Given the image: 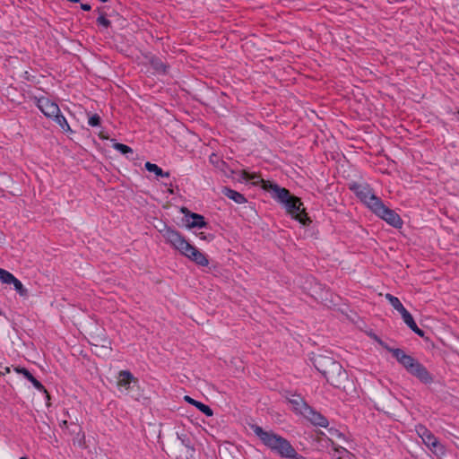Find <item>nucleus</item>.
<instances>
[{
	"instance_id": "6ab92c4d",
	"label": "nucleus",
	"mask_w": 459,
	"mask_h": 459,
	"mask_svg": "<svg viewBox=\"0 0 459 459\" xmlns=\"http://www.w3.org/2000/svg\"><path fill=\"white\" fill-rule=\"evenodd\" d=\"M400 314H401V316H402V317H403V319L404 323H405V324H406V325H408V326H409V327H410V328H411V329L415 333H417V334H418V335H420V336H423V335H424L423 331H422V330H420V329L417 326V325H416V323H415V321H414V319H413L412 316H411V315L407 311V309H406V308H405L403 311H402Z\"/></svg>"
},
{
	"instance_id": "c756f323",
	"label": "nucleus",
	"mask_w": 459,
	"mask_h": 459,
	"mask_svg": "<svg viewBox=\"0 0 459 459\" xmlns=\"http://www.w3.org/2000/svg\"><path fill=\"white\" fill-rule=\"evenodd\" d=\"M97 22L98 24L105 27V28H108L110 26V21L108 20L104 14H100L99 16V18L97 19Z\"/></svg>"
},
{
	"instance_id": "e433bc0d",
	"label": "nucleus",
	"mask_w": 459,
	"mask_h": 459,
	"mask_svg": "<svg viewBox=\"0 0 459 459\" xmlns=\"http://www.w3.org/2000/svg\"><path fill=\"white\" fill-rule=\"evenodd\" d=\"M334 434L337 436V437H342V435L341 433H339L337 430L334 431Z\"/></svg>"
},
{
	"instance_id": "aec40b11",
	"label": "nucleus",
	"mask_w": 459,
	"mask_h": 459,
	"mask_svg": "<svg viewBox=\"0 0 459 459\" xmlns=\"http://www.w3.org/2000/svg\"><path fill=\"white\" fill-rule=\"evenodd\" d=\"M332 445L333 448V456L335 459H351L352 457V455L344 447L335 446L333 442Z\"/></svg>"
},
{
	"instance_id": "4468645a",
	"label": "nucleus",
	"mask_w": 459,
	"mask_h": 459,
	"mask_svg": "<svg viewBox=\"0 0 459 459\" xmlns=\"http://www.w3.org/2000/svg\"><path fill=\"white\" fill-rule=\"evenodd\" d=\"M37 106L47 117L52 119L60 113L58 105L47 98L39 99Z\"/></svg>"
},
{
	"instance_id": "6e6552de",
	"label": "nucleus",
	"mask_w": 459,
	"mask_h": 459,
	"mask_svg": "<svg viewBox=\"0 0 459 459\" xmlns=\"http://www.w3.org/2000/svg\"><path fill=\"white\" fill-rule=\"evenodd\" d=\"M327 381L333 386L341 388L347 379V373L342 367L334 361H330L328 370L323 372Z\"/></svg>"
},
{
	"instance_id": "1a4fd4ad",
	"label": "nucleus",
	"mask_w": 459,
	"mask_h": 459,
	"mask_svg": "<svg viewBox=\"0 0 459 459\" xmlns=\"http://www.w3.org/2000/svg\"><path fill=\"white\" fill-rule=\"evenodd\" d=\"M285 208L288 214L301 224L307 225L311 222L305 208L303 207V204L299 197L295 196L291 198L290 203L285 205Z\"/></svg>"
},
{
	"instance_id": "7c9ffc66",
	"label": "nucleus",
	"mask_w": 459,
	"mask_h": 459,
	"mask_svg": "<svg viewBox=\"0 0 459 459\" xmlns=\"http://www.w3.org/2000/svg\"><path fill=\"white\" fill-rule=\"evenodd\" d=\"M197 237L202 239V240H206V241H212L214 237L212 234H206L204 232H200L197 234Z\"/></svg>"
},
{
	"instance_id": "ddd939ff",
	"label": "nucleus",
	"mask_w": 459,
	"mask_h": 459,
	"mask_svg": "<svg viewBox=\"0 0 459 459\" xmlns=\"http://www.w3.org/2000/svg\"><path fill=\"white\" fill-rule=\"evenodd\" d=\"M0 281L3 284H13L15 290L20 295L25 296L27 294V290L24 288L22 281L18 280L13 273L3 268H0Z\"/></svg>"
},
{
	"instance_id": "f3484780",
	"label": "nucleus",
	"mask_w": 459,
	"mask_h": 459,
	"mask_svg": "<svg viewBox=\"0 0 459 459\" xmlns=\"http://www.w3.org/2000/svg\"><path fill=\"white\" fill-rule=\"evenodd\" d=\"M18 372L22 373L23 376L36 387L38 390L43 392L46 394L48 401L50 400V395L43 385L38 381L27 369L22 368L17 369Z\"/></svg>"
},
{
	"instance_id": "b1692460",
	"label": "nucleus",
	"mask_w": 459,
	"mask_h": 459,
	"mask_svg": "<svg viewBox=\"0 0 459 459\" xmlns=\"http://www.w3.org/2000/svg\"><path fill=\"white\" fill-rule=\"evenodd\" d=\"M385 299L390 302V304L393 306V307L394 309H396L399 313H401L402 311H403L405 309V307L401 303V301L399 300L398 298L387 293L385 295Z\"/></svg>"
},
{
	"instance_id": "9b49d317",
	"label": "nucleus",
	"mask_w": 459,
	"mask_h": 459,
	"mask_svg": "<svg viewBox=\"0 0 459 459\" xmlns=\"http://www.w3.org/2000/svg\"><path fill=\"white\" fill-rule=\"evenodd\" d=\"M417 432L421 437L423 443L430 448V450L437 455H445L444 446L438 442L437 438L426 428L420 426Z\"/></svg>"
},
{
	"instance_id": "58836bf2",
	"label": "nucleus",
	"mask_w": 459,
	"mask_h": 459,
	"mask_svg": "<svg viewBox=\"0 0 459 459\" xmlns=\"http://www.w3.org/2000/svg\"><path fill=\"white\" fill-rule=\"evenodd\" d=\"M20 459H27L26 457H21Z\"/></svg>"
},
{
	"instance_id": "a878e982",
	"label": "nucleus",
	"mask_w": 459,
	"mask_h": 459,
	"mask_svg": "<svg viewBox=\"0 0 459 459\" xmlns=\"http://www.w3.org/2000/svg\"><path fill=\"white\" fill-rule=\"evenodd\" d=\"M114 149H116L117 151L120 152L123 154L133 153V150L131 147L119 143H116L114 144Z\"/></svg>"
},
{
	"instance_id": "7ed1b4c3",
	"label": "nucleus",
	"mask_w": 459,
	"mask_h": 459,
	"mask_svg": "<svg viewBox=\"0 0 459 459\" xmlns=\"http://www.w3.org/2000/svg\"><path fill=\"white\" fill-rule=\"evenodd\" d=\"M251 429L260 438L264 446L279 454L281 456L289 458L296 457L297 452L287 439L273 433V431L264 430L258 425H252Z\"/></svg>"
},
{
	"instance_id": "473e14b6",
	"label": "nucleus",
	"mask_w": 459,
	"mask_h": 459,
	"mask_svg": "<svg viewBox=\"0 0 459 459\" xmlns=\"http://www.w3.org/2000/svg\"><path fill=\"white\" fill-rule=\"evenodd\" d=\"M184 400H185L186 403H190V404L194 405L195 407H196V404H198V403H199V402H198V401H196V400L193 399L192 397H190V396H188V395L184 396Z\"/></svg>"
},
{
	"instance_id": "412c9836",
	"label": "nucleus",
	"mask_w": 459,
	"mask_h": 459,
	"mask_svg": "<svg viewBox=\"0 0 459 459\" xmlns=\"http://www.w3.org/2000/svg\"><path fill=\"white\" fill-rule=\"evenodd\" d=\"M144 167L149 172L154 173L157 177H165V178L169 177V172L163 171L162 169L160 168L158 165H156L154 163H151L150 161H147L144 164Z\"/></svg>"
},
{
	"instance_id": "bb28decb",
	"label": "nucleus",
	"mask_w": 459,
	"mask_h": 459,
	"mask_svg": "<svg viewBox=\"0 0 459 459\" xmlns=\"http://www.w3.org/2000/svg\"><path fill=\"white\" fill-rule=\"evenodd\" d=\"M196 408L208 417H212L213 415L212 410L208 405L201 402H199V403L196 404Z\"/></svg>"
},
{
	"instance_id": "c85d7f7f",
	"label": "nucleus",
	"mask_w": 459,
	"mask_h": 459,
	"mask_svg": "<svg viewBox=\"0 0 459 459\" xmlns=\"http://www.w3.org/2000/svg\"><path fill=\"white\" fill-rule=\"evenodd\" d=\"M88 123L91 126H98L100 124V117L98 114H89Z\"/></svg>"
},
{
	"instance_id": "f03ea898",
	"label": "nucleus",
	"mask_w": 459,
	"mask_h": 459,
	"mask_svg": "<svg viewBox=\"0 0 459 459\" xmlns=\"http://www.w3.org/2000/svg\"><path fill=\"white\" fill-rule=\"evenodd\" d=\"M251 429L260 438L264 446L279 454L281 456L289 458L296 457L297 452L287 439L273 433V431L264 430L258 425H252Z\"/></svg>"
},
{
	"instance_id": "4be33fe9",
	"label": "nucleus",
	"mask_w": 459,
	"mask_h": 459,
	"mask_svg": "<svg viewBox=\"0 0 459 459\" xmlns=\"http://www.w3.org/2000/svg\"><path fill=\"white\" fill-rule=\"evenodd\" d=\"M223 194L232 199L233 201H235L237 204H243L246 202V199L244 197L243 195H241L240 193L235 191V190H232V189H230V188H225L223 190Z\"/></svg>"
},
{
	"instance_id": "2eb2a0df",
	"label": "nucleus",
	"mask_w": 459,
	"mask_h": 459,
	"mask_svg": "<svg viewBox=\"0 0 459 459\" xmlns=\"http://www.w3.org/2000/svg\"><path fill=\"white\" fill-rule=\"evenodd\" d=\"M136 382L137 379L128 370H121L118 373L117 386L122 392H128L130 385Z\"/></svg>"
},
{
	"instance_id": "0eeeda50",
	"label": "nucleus",
	"mask_w": 459,
	"mask_h": 459,
	"mask_svg": "<svg viewBox=\"0 0 459 459\" xmlns=\"http://www.w3.org/2000/svg\"><path fill=\"white\" fill-rule=\"evenodd\" d=\"M351 189L371 211L379 204L381 199L378 198L373 190L367 184H355Z\"/></svg>"
},
{
	"instance_id": "f257e3e1",
	"label": "nucleus",
	"mask_w": 459,
	"mask_h": 459,
	"mask_svg": "<svg viewBox=\"0 0 459 459\" xmlns=\"http://www.w3.org/2000/svg\"><path fill=\"white\" fill-rule=\"evenodd\" d=\"M160 232L167 243L191 262L199 266H207L209 264L207 255L192 245L180 232L167 226L160 230Z\"/></svg>"
},
{
	"instance_id": "393cba45",
	"label": "nucleus",
	"mask_w": 459,
	"mask_h": 459,
	"mask_svg": "<svg viewBox=\"0 0 459 459\" xmlns=\"http://www.w3.org/2000/svg\"><path fill=\"white\" fill-rule=\"evenodd\" d=\"M151 62H152V65L157 72H159V73L166 72V66L160 59L154 58Z\"/></svg>"
},
{
	"instance_id": "39448f33",
	"label": "nucleus",
	"mask_w": 459,
	"mask_h": 459,
	"mask_svg": "<svg viewBox=\"0 0 459 459\" xmlns=\"http://www.w3.org/2000/svg\"><path fill=\"white\" fill-rule=\"evenodd\" d=\"M251 429L260 438L264 446L279 454L281 456L289 458L296 457L297 452L287 439L273 433V431L264 430L258 425H252Z\"/></svg>"
},
{
	"instance_id": "2f4dec72",
	"label": "nucleus",
	"mask_w": 459,
	"mask_h": 459,
	"mask_svg": "<svg viewBox=\"0 0 459 459\" xmlns=\"http://www.w3.org/2000/svg\"><path fill=\"white\" fill-rule=\"evenodd\" d=\"M243 178L245 179H259V177L256 175H249L247 171H243ZM257 181H255L254 183H256Z\"/></svg>"
},
{
	"instance_id": "20e7f679",
	"label": "nucleus",
	"mask_w": 459,
	"mask_h": 459,
	"mask_svg": "<svg viewBox=\"0 0 459 459\" xmlns=\"http://www.w3.org/2000/svg\"><path fill=\"white\" fill-rule=\"evenodd\" d=\"M251 429L260 438L264 446L279 454L281 456L289 458L296 457L297 452L287 439L273 433V431L264 430L258 425H252Z\"/></svg>"
},
{
	"instance_id": "9d476101",
	"label": "nucleus",
	"mask_w": 459,
	"mask_h": 459,
	"mask_svg": "<svg viewBox=\"0 0 459 459\" xmlns=\"http://www.w3.org/2000/svg\"><path fill=\"white\" fill-rule=\"evenodd\" d=\"M372 212L394 228H401L403 226V221L399 214L387 208L382 201Z\"/></svg>"
},
{
	"instance_id": "423d86ee",
	"label": "nucleus",
	"mask_w": 459,
	"mask_h": 459,
	"mask_svg": "<svg viewBox=\"0 0 459 459\" xmlns=\"http://www.w3.org/2000/svg\"><path fill=\"white\" fill-rule=\"evenodd\" d=\"M390 351L409 373L419 378L423 383L432 382V377L428 372L427 368L411 356L407 355L400 349H390Z\"/></svg>"
},
{
	"instance_id": "a211bd4d",
	"label": "nucleus",
	"mask_w": 459,
	"mask_h": 459,
	"mask_svg": "<svg viewBox=\"0 0 459 459\" xmlns=\"http://www.w3.org/2000/svg\"><path fill=\"white\" fill-rule=\"evenodd\" d=\"M400 314H401V316H402V317H403V319L404 323H405V324H406V325H408V326H409V327H410V328H411V329L415 333H417V334H418V335H420V336H423V335H424L423 331H422V330H420V329L417 326V325H416V323H415V321H414V319H413L412 316H411V315L407 311V309H406V308H405L403 311H402Z\"/></svg>"
},
{
	"instance_id": "dca6fc26",
	"label": "nucleus",
	"mask_w": 459,
	"mask_h": 459,
	"mask_svg": "<svg viewBox=\"0 0 459 459\" xmlns=\"http://www.w3.org/2000/svg\"><path fill=\"white\" fill-rule=\"evenodd\" d=\"M271 188L273 190L275 194V197L284 204V206L290 203V199L295 197L294 195H291L290 191L286 188H281L276 185L273 186L271 185Z\"/></svg>"
},
{
	"instance_id": "cd10ccee",
	"label": "nucleus",
	"mask_w": 459,
	"mask_h": 459,
	"mask_svg": "<svg viewBox=\"0 0 459 459\" xmlns=\"http://www.w3.org/2000/svg\"><path fill=\"white\" fill-rule=\"evenodd\" d=\"M312 421L316 425H318L321 427H326L327 423H328L327 420L320 414H314V417L312 418Z\"/></svg>"
},
{
	"instance_id": "f704fd0d",
	"label": "nucleus",
	"mask_w": 459,
	"mask_h": 459,
	"mask_svg": "<svg viewBox=\"0 0 459 459\" xmlns=\"http://www.w3.org/2000/svg\"><path fill=\"white\" fill-rule=\"evenodd\" d=\"M61 427H67V420H63L61 423Z\"/></svg>"
},
{
	"instance_id": "4c0bfd02",
	"label": "nucleus",
	"mask_w": 459,
	"mask_h": 459,
	"mask_svg": "<svg viewBox=\"0 0 459 459\" xmlns=\"http://www.w3.org/2000/svg\"><path fill=\"white\" fill-rule=\"evenodd\" d=\"M9 371H10L9 368H5V372L8 373Z\"/></svg>"
},
{
	"instance_id": "c9c22d12",
	"label": "nucleus",
	"mask_w": 459,
	"mask_h": 459,
	"mask_svg": "<svg viewBox=\"0 0 459 459\" xmlns=\"http://www.w3.org/2000/svg\"><path fill=\"white\" fill-rule=\"evenodd\" d=\"M168 192H169V194H171V195H173V194H174V190H173L171 187H169V188L168 189Z\"/></svg>"
},
{
	"instance_id": "f8f14e48",
	"label": "nucleus",
	"mask_w": 459,
	"mask_h": 459,
	"mask_svg": "<svg viewBox=\"0 0 459 459\" xmlns=\"http://www.w3.org/2000/svg\"><path fill=\"white\" fill-rule=\"evenodd\" d=\"M180 212L185 215L186 226L188 229L204 228L206 226V221L203 215L191 212L186 207H181Z\"/></svg>"
},
{
	"instance_id": "72a5a7b5",
	"label": "nucleus",
	"mask_w": 459,
	"mask_h": 459,
	"mask_svg": "<svg viewBox=\"0 0 459 459\" xmlns=\"http://www.w3.org/2000/svg\"><path fill=\"white\" fill-rule=\"evenodd\" d=\"M82 9L84 10V11H90L91 10V5L88 4H82L81 5Z\"/></svg>"
},
{
	"instance_id": "5701e85b",
	"label": "nucleus",
	"mask_w": 459,
	"mask_h": 459,
	"mask_svg": "<svg viewBox=\"0 0 459 459\" xmlns=\"http://www.w3.org/2000/svg\"><path fill=\"white\" fill-rule=\"evenodd\" d=\"M60 127L61 129L65 133H72V129L65 119V117L59 113L56 117L53 119Z\"/></svg>"
}]
</instances>
